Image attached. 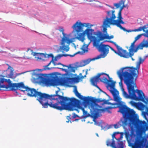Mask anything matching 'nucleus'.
Segmentation results:
<instances>
[{"label":"nucleus","mask_w":148,"mask_h":148,"mask_svg":"<svg viewBox=\"0 0 148 148\" xmlns=\"http://www.w3.org/2000/svg\"><path fill=\"white\" fill-rule=\"evenodd\" d=\"M35 97L44 108H47L49 106L60 111L64 110L73 111L78 105L77 99L59 95L57 94V91L54 95L38 91Z\"/></svg>","instance_id":"f257e3e1"},{"label":"nucleus","mask_w":148,"mask_h":148,"mask_svg":"<svg viewBox=\"0 0 148 148\" xmlns=\"http://www.w3.org/2000/svg\"><path fill=\"white\" fill-rule=\"evenodd\" d=\"M111 92L113 96L114 100L117 103H113L108 101L107 103H106L107 104L113 106L107 107L106 109L108 110L119 108V110L118 112L121 113L123 115L122 117L119 122L120 126L125 127L127 125H131L132 124L137 125L138 122L136 119L135 112L133 109L128 108L124 102L121 101V99L119 97V93L118 90H111Z\"/></svg>","instance_id":"f03ea898"},{"label":"nucleus","mask_w":148,"mask_h":148,"mask_svg":"<svg viewBox=\"0 0 148 148\" xmlns=\"http://www.w3.org/2000/svg\"><path fill=\"white\" fill-rule=\"evenodd\" d=\"M74 92L75 95L79 99L82 100L84 104L88 106L90 110L91 116L94 119L97 118L100 113V112H103V109H100V106L96 104L95 102H98L102 101L99 99H95L93 97H84L79 93L77 90L76 86H75Z\"/></svg>","instance_id":"7ed1b4c3"},{"label":"nucleus","mask_w":148,"mask_h":148,"mask_svg":"<svg viewBox=\"0 0 148 148\" xmlns=\"http://www.w3.org/2000/svg\"><path fill=\"white\" fill-rule=\"evenodd\" d=\"M128 86L127 87L129 95L123 88L121 90L123 96L126 98H130L136 101H140L144 102L146 105L148 104V97H145L141 90L135 89L137 88L136 83L132 85L127 83Z\"/></svg>","instance_id":"20e7f679"},{"label":"nucleus","mask_w":148,"mask_h":148,"mask_svg":"<svg viewBox=\"0 0 148 148\" xmlns=\"http://www.w3.org/2000/svg\"><path fill=\"white\" fill-rule=\"evenodd\" d=\"M118 76L120 79L119 84L121 89L124 88H123L122 81H124V83L126 84L127 87L128 86L127 83L131 85L135 84L136 76L133 75L125 67L122 68L118 71L117 73Z\"/></svg>","instance_id":"39448f33"},{"label":"nucleus","mask_w":148,"mask_h":148,"mask_svg":"<svg viewBox=\"0 0 148 148\" xmlns=\"http://www.w3.org/2000/svg\"><path fill=\"white\" fill-rule=\"evenodd\" d=\"M99 38L97 40H95L93 43V45L98 49V51L101 52V53L97 56L96 59H98L101 58H104L109 53V47L110 46L108 45H105L101 43L99 44L101 40H99Z\"/></svg>","instance_id":"423d86ee"},{"label":"nucleus","mask_w":148,"mask_h":148,"mask_svg":"<svg viewBox=\"0 0 148 148\" xmlns=\"http://www.w3.org/2000/svg\"><path fill=\"white\" fill-rule=\"evenodd\" d=\"M119 132H114L112 135V142L110 143V140L108 139L106 142V145L108 146H110L113 148H123V141H120L123 137L121 136L120 137L116 139L115 137L116 134H119Z\"/></svg>","instance_id":"0eeeda50"},{"label":"nucleus","mask_w":148,"mask_h":148,"mask_svg":"<svg viewBox=\"0 0 148 148\" xmlns=\"http://www.w3.org/2000/svg\"><path fill=\"white\" fill-rule=\"evenodd\" d=\"M42 82L43 83L49 86H58L59 84L63 85L64 84L63 81L60 80L57 76L53 77L51 79L42 77Z\"/></svg>","instance_id":"6e6552de"},{"label":"nucleus","mask_w":148,"mask_h":148,"mask_svg":"<svg viewBox=\"0 0 148 148\" xmlns=\"http://www.w3.org/2000/svg\"><path fill=\"white\" fill-rule=\"evenodd\" d=\"M94 31V30L92 29L87 28L82 33L79 34L78 35L77 38L79 40L83 42L84 40V35L86 34L88 39L90 40H93V43H94L95 40H97L98 39L95 36H92Z\"/></svg>","instance_id":"1a4fd4ad"},{"label":"nucleus","mask_w":148,"mask_h":148,"mask_svg":"<svg viewBox=\"0 0 148 148\" xmlns=\"http://www.w3.org/2000/svg\"><path fill=\"white\" fill-rule=\"evenodd\" d=\"M136 119L137 121H138V122L137 125H136L133 124H132L131 125H127L125 126V127H123V126L122 127L124 128L126 126H128L132 127L133 126H134L135 127L140 129L141 130L145 131L147 130L148 127L146 122L145 121H141L138 119H137L136 117ZM120 121V120L119 122ZM119 122H118V124L119 125L117 124H115L114 125V127L115 128H118L119 127L122 126L120 125L119 123Z\"/></svg>","instance_id":"9d476101"},{"label":"nucleus","mask_w":148,"mask_h":148,"mask_svg":"<svg viewBox=\"0 0 148 148\" xmlns=\"http://www.w3.org/2000/svg\"><path fill=\"white\" fill-rule=\"evenodd\" d=\"M145 59H142L141 58H139V61L137 62L136 67H125L132 74L136 76V79H137L139 74V69L140 68V64L143 63Z\"/></svg>","instance_id":"9b49d317"},{"label":"nucleus","mask_w":148,"mask_h":148,"mask_svg":"<svg viewBox=\"0 0 148 148\" xmlns=\"http://www.w3.org/2000/svg\"><path fill=\"white\" fill-rule=\"evenodd\" d=\"M108 41L114 44L117 49L118 50L117 52L114 50L112 47H110V46L109 47V48H110V49L114 51L115 53L118 54L121 57H122L125 58H127L128 57V55H127V54H125V53H124L126 52V50L123 49L121 47L118 45L115 42H114L113 41Z\"/></svg>","instance_id":"f8f14e48"},{"label":"nucleus","mask_w":148,"mask_h":148,"mask_svg":"<svg viewBox=\"0 0 148 148\" xmlns=\"http://www.w3.org/2000/svg\"><path fill=\"white\" fill-rule=\"evenodd\" d=\"M13 84L10 79L0 78V88H5L6 90H9V89L12 88V86H11Z\"/></svg>","instance_id":"ddd939ff"},{"label":"nucleus","mask_w":148,"mask_h":148,"mask_svg":"<svg viewBox=\"0 0 148 148\" xmlns=\"http://www.w3.org/2000/svg\"><path fill=\"white\" fill-rule=\"evenodd\" d=\"M145 145L143 138L140 136H137L134 143L131 145L132 148H143Z\"/></svg>","instance_id":"4468645a"},{"label":"nucleus","mask_w":148,"mask_h":148,"mask_svg":"<svg viewBox=\"0 0 148 148\" xmlns=\"http://www.w3.org/2000/svg\"><path fill=\"white\" fill-rule=\"evenodd\" d=\"M90 26L89 23H82L81 22L77 21L72 27V28L77 33L83 31L84 27H89Z\"/></svg>","instance_id":"2eb2a0df"},{"label":"nucleus","mask_w":148,"mask_h":148,"mask_svg":"<svg viewBox=\"0 0 148 148\" xmlns=\"http://www.w3.org/2000/svg\"><path fill=\"white\" fill-rule=\"evenodd\" d=\"M117 18H118V20H115L114 19L113 22L111 23L112 24V25H116L117 27H119L121 29H122L124 31L129 32V30L126 29L124 27H122L120 24H125V23L122 20L123 18L122 17L121 13H118Z\"/></svg>","instance_id":"dca6fc26"},{"label":"nucleus","mask_w":148,"mask_h":148,"mask_svg":"<svg viewBox=\"0 0 148 148\" xmlns=\"http://www.w3.org/2000/svg\"><path fill=\"white\" fill-rule=\"evenodd\" d=\"M8 66V68L7 70L4 71L3 73V77H7L12 79H15L16 75H14L13 69L9 64H7Z\"/></svg>","instance_id":"f3484780"},{"label":"nucleus","mask_w":148,"mask_h":148,"mask_svg":"<svg viewBox=\"0 0 148 148\" xmlns=\"http://www.w3.org/2000/svg\"><path fill=\"white\" fill-rule=\"evenodd\" d=\"M71 42V40L69 39L66 37H64L62 39L61 45L62 46H60V51L63 52L64 51L66 52L68 51L69 50V48L65 45V43L66 42L67 44H70Z\"/></svg>","instance_id":"a211bd4d"},{"label":"nucleus","mask_w":148,"mask_h":148,"mask_svg":"<svg viewBox=\"0 0 148 148\" xmlns=\"http://www.w3.org/2000/svg\"><path fill=\"white\" fill-rule=\"evenodd\" d=\"M103 75H107L108 78L109 79H110L111 78H110L109 76V75L106 74L105 73H98L97 75L95 76L94 77H92L90 79V82L94 86H95L97 88H99V86H97V83L99 79V77H100V76ZM101 78H102V77H101L100 79ZM111 79H112V78H111Z\"/></svg>","instance_id":"6ab92c4d"},{"label":"nucleus","mask_w":148,"mask_h":148,"mask_svg":"<svg viewBox=\"0 0 148 148\" xmlns=\"http://www.w3.org/2000/svg\"><path fill=\"white\" fill-rule=\"evenodd\" d=\"M11 86H12V88L9 89V90L12 91H15L18 89L21 91V90H25L27 86H25L23 82H21L18 83H13Z\"/></svg>","instance_id":"aec40b11"},{"label":"nucleus","mask_w":148,"mask_h":148,"mask_svg":"<svg viewBox=\"0 0 148 148\" xmlns=\"http://www.w3.org/2000/svg\"><path fill=\"white\" fill-rule=\"evenodd\" d=\"M21 91L26 93L28 96L34 97H35L38 92L36 89L29 88L28 86H27L25 90H21Z\"/></svg>","instance_id":"412c9836"},{"label":"nucleus","mask_w":148,"mask_h":148,"mask_svg":"<svg viewBox=\"0 0 148 148\" xmlns=\"http://www.w3.org/2000/svg\"><path fill=\"white\" fill-rule=\"evenodd\" d=\"M57 65H61L63 67H67L68 69H64L62 68H58L61 69L62 71H65L66 73H70L72 72H75V67L73 66H72L71 64H69L68 66H67L59 62L57 64Z\"/></svg>","instance_id":"4be33fe9"},{"label":"nucleus","mask_w":148,"mask_h":148,"mask_svg":"<svg viewBox=\"0 0 148 148\" xmlns=\"http://www.w3.org/2000/svg\"><path fill=\"white\" fill-rule=\"evenodd\" d=\"M96 35L97 37L99 38V40H103L105 39H110L114 38L113 35L109 36L108 34H103L100 31H98Z\"/></svg>","instance_id":"5701e85b"},{"label":"nucleus","mask_w":148,"mask_h":148,"mask_svg":"<svg viewBox=\"0 0 148 148\" xmlns=\"http://www.w3.org/2000/svg\"><path fill=\"white\" fill-rule=\"evenodd\" d=\"M100 81L104 83L107 84L108 86L111 87H114L115 85L116 82L112 80H108L106 77L103 76L102 78L100 79Z\"/></svg>","instance_id":"b1692460"},{"label":"nucleus","mask_w":148,"mask_h":148,"mask_svg":"<svg viewBox=\"0 0 148 148\" xmlns=\"http://www.w3.org/2000/svg\"><path fill=\"white\" fill-rule=\"evenodd\" d=\"M110 20H108L107 18L104 19L103 23V32L105 33L104 34H107V27L110 26V25H112L111 23L112 22Z\"/></svg>","instance_id":"393cba45"},{"label":"nucleus","mask_w":148,"mask_h":148,"mask_svg":"<svg viewBox=\"0 0 148 148\" xmlns=\"http://www.w3.org/2000/svg\"><path fill=\"white\" fill-rule=\"evenodd\" d=\"M115 12L114 10H112L111 11H107V15L105 19H106L107 18L108 20H111V21L112 22H113L114 19L116 18L114 14Z\"/></svg>","instance_id":"a878e982"},{"label":"nucleus","mask_w":148,"mask_h":148,"mask_svg":"<svg viewBox=\"0 0 148 148\" xmlns=\"http://www.w3.org/2000/svg\"><path fill=\"white\" fill-rule=\"evenodd\" d=\"M135 42L136 41L134 40L133 42L131 44V45L130 47V49H129V52L127 51L126 50V54H127V55H128V56L127 58H128L129 57H131L134 55V44ZM124 53L125 54V52Z\"/></svg>","instance_id":"bb28decb"},{"label":"nucleus","mask_w":148,"mask_h":148,"mask_svg":"<svg viewBox=\"0 0 148 148\" xmlns=\"http://www.w3.org/2000/svg\"><path fill=\"white\" fill-rule=\"evenodd\" d=\"M148 104H147V105H145L142 103H140V106L142 107L143 108L145 107L146 109V112H143L145 117L146 115H147L148 116V107L147 106Z\"/></svg>","instance_id":"cd10ccee"},{"label":"nucleus","mask_w":148,"mask_h":148,"mask_svg":"<svg viewBox=\"0 0 148 148\" xmlns=\"http://www.w3.org/2000/svg\"><path fill=\"white\" fill-rule=\"evenodd\" d=\"M64 56H69V54H60L58 55L56 57H55L54 59V60L55 61H57L58 59H60L61 57Z\"/></svg>","instance_id":"c85d7f7f"},{"label":"nucleus","mask_w":148,"mask_h":148,"mask_svg":"<svg viewBox=\"0 0 148 148\" xmlns=\"http://www.w3.org/2000/svg\"><path fill=\"white\" fill-rule=\"evenodd\" d=\"M146 25H145L143 27H140L136 29L135 31H141L142 30H143L144 32H146V31H145V29L148 28V27H146Z\"/></svg>","instance_id":"c756f323"},{"label":"nucleus","mask_w":148,"mask_h":148,"mask_svg":"<svg viewBox=\"0 0 148 148\" xmlns=\"http://www.w3.org/2000/svg\"><path fill=\"white\" fill-rule=\"evenodd\" d=\"M141 49H143V47H148V41H146L145 42V43H143L142 42L140 43Z\"/></svg>","instance_id":"7c9ffc66"},{"label":"nucleus","mask_w":148,"mask_h":148,"mask_svg":"<svg viewBox=\"0 0 148 148\" xmlns=\"http://www.w3.org/2000/svg\"><path fill=\"white\" fill-rule=\"evenodd\" d=\"M130 103L132 106L135 107L137 108L139 106V104L138 103H136L132 101H131L130 102Z\"/></svg>","instance_id":"2f4dec72"},{"label":"nucleus","mask_w":148,"mask_h":148,"mask_svg":"<svg viewBox=\"0 0 148 148\" xmlns=\"http://www.w3.org/2000/svg\"><path fill=\"white\" fill-rule=\"evenodd\" d=\"M91 60L90 59H88L86 60H84V64L83 65V66H84L88 64L91 61Z\"/></svg>","instance_id":"473e14b6"},{"label":"nucleus","mask_w":148,"mask_h":148,"mask_svg":"<svg viewBox=\"0 0 148 148\" xmlns=\"http://www.w3.org/2000/svg\"><path fill=\"white\" fill-rule=\"evenodd\" d=\"M82 110L83 112V113L84 115L86 117H88L89 116V114L87 113V112L86 111L84 108L82 109Z\"/></svg>","instance_id":"72a5a7b5"},{"label":"nucleus","mask_w":148,"mask_h":148,"mask_svg":"<svg viewBox=\"0 0 148 148\" xmlns=\"http://www.w3.org/2000/svg\"><path fill=\"white\" fill-rule=\"evenodd\" d=\"M141 45L140 44L139 45H138L137 47H136V49H134V52H137V51H138V49H141Z\"/></svg>","instance_id":"f704fd0d"},{"label":"nucleus","mask_w":148,"mask_h":148,"mask_svg":"<svg viewBox=\"0 0 148 148\" xmlns=\"http://www.w3.org/2000/svg\"><path fill=\"white\" fill-rule=\"evenodd\" d=\"M53 59L47 65L44 66L45 67V68L44 69V70H46L47 69L48 70H49L50 69L49 68H48L47 67L49 66L51 64V62H52Z\"/></svg>","instance_id":"c9c22d12"},{"label":"nucleus","mask_w":148,"mask_h":148,"mask_svg":"<svg viewBox=\"0 0 148 148\" xmlns=\"http://www.w3.org/2000/svg\"><path fill=\"white\" fill-rule=\"evenodd\" d=\"M114 5L116 7V8H118L121 5V3H120V1L119 3H114Z\"/></svg>","instance_id":"e433bc0d"},{"label":"nucleus","mask_w":148,"mask_h":148,"mask_svg":"<svg viewBox=\"0 0 148 148\" xmlns=\"http://www.w3.org/2000/svg\"><path fill=\"white\" fill-rule=\"evenodd\" d=\"M141 36V34L138 35V36H137L136 37H135L134 41L136 42L137 40H138L140 38Z\"/></svg>","instance_id":"4c0bfd02"},{"label":"nucleus","mask_w":148,"mask_h":148,"mask_svg":"<svg viewBox=\"0 0 148 148\" xmlns=\"http://www.w3.org/2000/svg\"><path fill=\"white\" fill-rule=\"evenodd\" d=\"M59 31L60 32H62V34L64 36V29L61 27H60V28L59 29Z\"/></svg>","instance_id":"58836bf2"},{"label":"nucleus","mask_w":148,"mask_h":148,"mask_svg":"<svg viewBox=\"0 0 148 148\" xmlns=\"http://www.w3.org/2000/svg\"><path fill=\"white\" fill-rule=\"evenodd\" d=\"M124 3H125V1H123V0H121L120 1V3H121V5L122 4L123 5L122 7L123 8H124L125 7H126L125 5H124Z\"/></svg>","instance_id":"ea45409f"},{"label":"nucleus","mask_w":148,"mask_h":148,"mask_svg":"<svg viewBox=\"0 0 148 148\" xmlns=\"http://www.w3.org/2000/svg\"><path fill=\"white\" fill-rule=\"evenodd\" d=\"M80 53H81V52L80 51H79L76 52V53H74V54H73V55L69 54V56L71 57H73L75 55L77 54H79Z\"/></svg>","instance_id":"a19ab883"},{"label":"nucleus","mask_w":148,"mask_h":148,"mask_svg":"<svg viewBox=\"0 0 148 148\" xmlns=\"http://www.w3.org/2000/svg\"><path fill=\"white\" fill-rule=\"evenodd\" d=\"M77 117H79L78 116L77 114H76L75 113H73L72 116L73 118H75Z\"/></svg>","instance_id":"79ce46f5"},{"label":"nucleus","mask_w":148,"mask_h":148,"mask_svg":"<svg viewBox=\"0 0 148 148\" xmlns=\"http://www.w3.org/2000/svg\"><path fill=\"white\" fill-rule=\"evenodd\" d=\"M7 53V52L6 51H3L1 48H0V53Z\"/></svg>","instance_id":"37998d69"},{"label":"nucleus","mask_w":148,"mask_h":148,"mask_svg":"<svg viewBox=\"0 0 148 148\" xmlns=\"http://www.w3.org/2000/svg\"><path fill=\"white\" fill-rule=\"evenodd\" d=\"M40 54V55H44V54L43 53H34V56H36L37 54Z\"/></svg>","instance_id":"c03bdc74"},{"label":"nucleus","mask_w":148,"mask_h":148,"mask_svg":"<svg viewBox=\"0 0 148 148\" xmlns=\"http://www.w3.org/2000/svg\"><path fill=\"white\" fill-rule=\"evenodd\" d=\"M123 9V8L121 6L120 8V9L118 13H121V11Z\"/></svg>","instance_id":"a18cd8bd"},{"label":"nucleus","mask_w":148,"mask_h":148,"mask_svg":"<svg viewBox=\"0 0 148 148\" xmlns=\"http://www.w3.org/2000/svg\"><path fill=\"white\" fill-rule=\"evenodd\" d=\"M66 118H67V119H68V120H69V121H66V122H67V123H68V122H69V119H70V116H67V117H66Z\"/></svg>","instance_id":"49530a36"},{"label":"nucleus","mask_w":148,"mask_h":148,"mask_svg":"<svg viewBox=\"0 0 148 148\" xmlns=\"http://www.w3.org/2000/svg\"><path fill=\"white\" fill-rule=\"evenodd\" d=\"M53 59V61H52V63H53L54 64V65H57V64H56V63H55L54 61V60H53V59Z\"/></svg>","instance_id":"de8ad7c7"},{"label":"nucleus","mask_w":148,"mask_h":148,"mask_svg":"<svg viewBox=\"0 0 148 148\" xmlns=\"http://www.w3.org/2000/svg\"><path fill=\"white\" fill-rule=\"evenodd\" d=\"M49 56H50V57H52L53 58V55L51 54H49Z\"/></svg>","instance_id":"09e8293b"},{"label":"nucleus","mask_w":148,"mask_h":148,"mask_svg":"<svg viewBox=\"0 0 148 148\" xmlns=\"http://www.w3.org/2000/svg\"><path fill=\"white\" fill-rule=\"evenodd\" d=\"M80 78L81 79H83V78H84V76H81L80 77Z\"/></svg>","instance_id":"8fccbe9b"},{"label":"nucleus","mask_w":148,"mask_h":148,"mask_svg":"<svg viewBox=\"0 0 148 148\" xmlns=\"http://www.w3.org/2000/svg\"><path fill=\"white\" fill-rule=\"evenodd\" d=\"M108 101V100H105L104 102V103L105 104H106V103H107Z\"/></svg>","instance_id":"3c124183"},{"label":"nucleus","mask_w":148,"mask_h":148,"mask_svg":"<svg viewBox=\"0 0 148 148\" xmlns=\"http://www.w3.org/2000/svg\"><path fill=\"white\" fill-rule=\"evenodd\" d=\"M29 50H30L31 51H32V50H31L30 49H28L27 50V51H29Z\"/></svg>","instance_id":"603ef678"},{"label":"nucleus","mask_w":148,"mask_h":148,"mask_svg":"<svg viewBox=\"0 0 148 148\" xmlns=\"http://www.w3.org/2000/svg\"><path fill=\"white\" fill-rule=\"evenodd\" d=\"M131 59H132V60H134V59H133V58L132 57H131Z\"/></svg>","instance_id":"864d4df0"},{"label":"nucleus","mask_w":148,"mask_h":148,"mask_svg":"<svg viewBox=\"0 0 148 148\" xmlns=\"http://www.w3.org/2000/svg\"><path fill=\"white\" fill-rule=\"evenodd\" d=\"M96 135L97 136H98V137L99 136V135H98V134L97 133L96 134Z\"/></svg>","instance_id":"5fc2aeb1"},{"label":"nucleus","mask_w":148,"mask_h":148,"mask_svg":"<svg viewBox=\"0 0 148 148\" xmlns=\"http://www.w3.org/2000/svg\"><path fill=\"white\" fill-rule=\"evenodd\" d=\"M145 148H148V146H146L145 147Z\"/></svg>","instance_id":"6e6d98bb"},{"label":"nucleus","mask_w":148,"mask_h":148,"mask_svg":"<svg viewBox=\"0 0 148 148\" xmlns=\"http://www.w3.org/2000/svg\"><path fill=\"white\" fill-rule=\"evenodd\" d=\"M84 77H86V75H84Z\"/></svg>","instance_id":"4d7b16f0"},{"label":"nucleus","mask_w":148,"mask_h":148,"mask_svg":"<svg viewBox=\"0 0 148 148\" xmlns=\"http://www.w3.org/2000/svg\"><path fill=\"white\" fill-rule=\"evenodd\" d=\"M8 49H10V48H8Z\"/></svg>","instance_id":"13d9d810"},{"label":"nucleus","mask_w":148,"mask_h":148,"mask_svg":"<svg viewBox=\"0 0 148 148\" xmlns=\"http://www.w3.org/2000/svg\"><path fill=\"white\" fill-rule=\"evenodd\" d=\"M108 6L110 7V6L109 5H108Z\"/></svg>","instance_id":"bf43d9fd"},{"label":"nucleus","mask_w":148,"mask_h":148,"mask_svg":"<svg viewBox=\"0 0 148 148\" xmlns=\"http://www.w3.org/2000/svg\"><path fill=\"white\" fill-rule=\"evenodd\" d=\"M112 8H113L114 7H112Z\"/></svg>","instance_id":"052dcab7"}]
</instances>
